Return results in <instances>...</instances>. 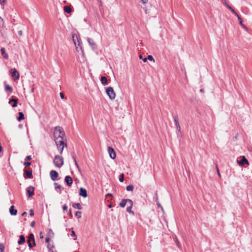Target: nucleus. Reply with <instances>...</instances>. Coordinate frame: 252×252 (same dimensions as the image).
<instances>
[{"instance_id": "1", "label": "nucleus", "mask_w": 252, "mask_h": 252, "mask_svg": "<svg viewBox=\"0 0 252 252\" xmlns=\"http://www.w3.org/2000/svg\"><path fill=\"white\" fill-rule=\"evenodd\" d=\"M65 140V137L59 138L57 139H54L58 149L60 151L61 154L63 153L64 146H66V144L64 143V140Z\"/></svg>"}, {"instance_id": "2", "label": "nucleus", "mask_w": 252, "mask_h": 252, "mask_svg": "<svg viewBox=\"0 0 252 252\" xmlns=\"http://www.w3.org/2000/svg\"><path fill=\"white\" fill-rule=\"evenodd\" d=\"M54 139L65 137V133L60 126H56L54 131Z\"/></svg>"}, {"instance_id": "3", "label": "nucleus", "mask_w": 252, "mask_h": 252, "mask_svg": "<svg viewBox=\"0 0 252 252\" xmlns=\"http://www.w3.org/2000/svg\"><path fill=\"white\" fill-rule=\"evenodd\" d=\"M53 163L56 167L59 168L62 167L64 163L63 157L59 155L55 156L53 160Z\"/></svg>"}, {"instance_id": "4", "label": "nucleus", "mask_w": 252, "mask_h": 252, "mask_svg": "<svg viewBox=\"0 0 252 252\" xmlns=\"http://www.w3.org/2000/svg\"><path fill=\"white\" fill-rule=\"evenodd\" d=\"M106 92L111 99H114L116 97V94L111 87L106 88Z\"/></svg>"}, {"instance_id": "5", "label": "nucleus", "mask_w": 252, "mask_h": 252, "mask_svg": "<svg viewBox=\"0 0 252 252\" xmlns=\"http://www.w3.org/2000/svg\"><path fill=\"white\" fill-rule=\"evenodd\" d=\"M108 152L109 153V155L110 158L112 159H114L116 158V152L113 148L109 146L108 147Z\"/></svg>"}, {"instance_id": "6", "label": "nucleus", "mask_w": 252, "mask_h": 252, "mask_svg": "<svg viewBox=\"0 0 252 252\" xmlns=\"http://www.w3.org/2000/svg\"><path fill=\"white\" fill-rule=\"evenodd\" d=\"M50 175L51 179L53 181H55L58 180V177L59 176L58 173L55 170H51L50 172Z\"/></svg>"}, {"instance_id": "7", "label": "nucleus", "mask_w": 252, "mask_h": 252, "mask_svg": "<svg viewBox=\"0 0 252 252\" xmlns=\"http://www.w3.org/2000/svg\"><path fill=\"white\" fill-rule=\"evenodd\" d=\"M24 176L25 178L32 179L33 178L32 171V170H27L26 169L24 170Z\"/></svg>"}, {"instance_id": "8", "label": "nucleus", "mask_w": 252, "mask_h": 252, "mask_svg": "<svg viewBox=\"0 0 252 252\" xmlns=\"http://www.w3.org/2000/svg\"><path fill=\"white\" fill-rule=\"evenodd\" d=\"M132 200L130 199H123L122 201L119 203V206L122 208H124L126 206L127 203H131Z\"/></svg>"}, {"instance_id": "9", "label": "nucleus", "mask_w": 252, "mask_h": 252, "mask_svg": "<svg viewBox=\"0 0 252 252\" xmlns=\"http://www.w3.org/2000/svg\"><path fill=\"white\" fill-rule=\"evenodd\" d=\"M237 161L239 165L240 166H244L245 164H249V161L245 156L242 157V159L241 160L237 159Z\"/></svg>"}, {"instance_id": "10", "label": "nucleus", "mask_w": 252, "mask_h": 252, "mask_svg": "<svg viewBox=\"0 0 252 252\" xmlns=\"http://www.w3.org/2000/svg\"><path fill=\"white\" fill-rule=\"evenodd\" d=\"M27 191L28 193V197H32L34 191V188L32 186L29 187L27 189Z\"/></svg>"}, {"instance_id": "11", "label": "nucleus", "mask_w": 252, "mask_h": 252, "mask_svg": "<svg viewBox=\"0 0 252 252\" xmlns=\"http://www.w3.org/2000/svg\"><path fill=\"white\" fill-rule=\"evenodd\" d=\"M174 121L176 126V129L179 133L181 132V127L178 122V118L177 116H175L174 117Z\"/></svg>"}, {"instance_id": "12", "label": "nucleus", "mask_w": 252, "mask_h": 252, "mask_svg": "<svg viewBox=\"0 0 252 252\" xmlns=\"http://www.w3.org/2000/svg\"><path fill=\"white\" fill-rule=\"evenodd\" d=\"M12 70H13L11 74L12 77L15 80L19 79V73L18 71L15 68H13Z\"/></svg>"}, {"instance_id": "13", "label": "nucleus", "mask_w": 252, "mask_h": 252, "mask_svg": "<svg viewBox=\"0 0 252 252\" xmlns=\"http://www.w3.org/2000/svg\"><path fill=\"white\" fill-rule=\"evenodd\" d=\"M87 41L90 45V46L93 49H95L96 48V45L94 42L93 40H92L91 38L88 37L87 38Z\"/></svg>"}, {"instance_id": "14", "label": "nucleus", "mask_w": 252, "mask_h": 252, "mask_svg": "<svg viewBox=\"0 0 252 252\" xmlns=\"http://www.w3.org/2000/svg\"><path fill=\"white\" fill-rule=\"evenodd\" d=\"M18 99L15 98H13L9 99V103L11 104V106L12 107H15L17 106Z\"/></svg>"}, {"instance_id": "15", "label": "nucleus", "mask_w": 252, "mask_h": 252, "mask_svg": "<svg viewBox=\"0 0 252 252\" xmlns=\"http://www.w3.org/2000/svg\"><path fill=\"white\" fill-rule=\"evenodd\" d=\"M64 181L68 187L71 186L72 184L73 180L69 176H66L65 177Z\"/></svg>"}, {"instance_id": "16", "label": "nucleus", "mask_w": 252, "mask_h": 252, "mask_svg": "<svg viewBox=\"0 0 252 252\" xmlns=\"http://www.w3.org/2000/svg\"><path fill=\"white\" fill-rule=\"evenodd\" d=\"M79 195L85 198L87 197L88 194L86 189L83 188H80Z\"/></svg>"}, {"instance_id": "17", "label": "nucleus", "mask_w": 252, "mask_h": 252, "mask_svg": "<svg viewBox=\"0 0 252 252\" xmlns=\"http://www.w3.org/2000/svg\"><path fill=\"white\" fill-rule=\"evenodd\" d=\"M27 241L32 242L33 243V245L35 246L36 244L35 242L34 237L32 233L29 234Z\"/></svg>"}, {"instance_id": "18", "label": "nucleus", "mask_w": 252, "mask_h": 252, "mask_svg": "<svg viewBox=\"0 0 252 252\" xmlns=\"http://www.w3.org/2000/svg\"><path fill=\"white\" fill-rule=\"evenodd\" d=\"M9 212L11 215L15 216L17 214V210L14 209V206H11L9 208Z\"/></svg>"}, {"instance_id": "19", "label": "nucleus", "mask_w": 252, "mask_h": 252, "mask_svg": "<svg viewBox=\"0 0 252 252\" xmlns=\"http://www.w3.org/2000/svg\"><path fill=\"white\" fill-rule=\"evenodd\" d=\"M0 51H1V55L2 56V57L4 58V59H8V54L6 53L5 52V49L4 48H1V49H0Z\"/></svg>"}, {"instance_id": "20", "label": "nucleus", "mask_w": 252, "mask_h": 252, "mask_svg": "<svg viewBox=\"0 0 252 252\" xmlns=\"http://www.w3.org/2000/svg\"><path fill=\"white\" fill-rule=\"evenodd\" d=\"M133 201H132L131 203H129L128 204L129 205V206L128 207H127V208L126 209V211L127 212H128L129 213L132 214H134L133 212L132 211V210H131L132 206H133Z\"/></svg>"}, {"instance_id": "21", "label": "nucleus", "mask_w": 252, "mask_h": 252, "mask_svg": "<svg viewBox=\"0 0 252 252\" xmlns=\"http://www.w3.org/2000/svg\"><path fill=\"white\" fill-rule=\"evenodd\" d=\"M25 242V238L23 235H20L19 237V240L18 241V243L19 245H21Z\"/></svg>"}, {"instance_id": "22", "label": "nucleus", "mask_w": 252, "mask_h": 252, "mask_svg": "<svg viewBox=\"0 0 252 252\" xmlns=\"http://www.w3.org/2000/svg\"><path fill=\"white\" fill-rule=\"evenodd\" d=\"M63 10L64 12L67 13H70L72 11L71 7L69 6H65L63 8Z\"/></svg>"}, {"instance_id": "23", "label": "nucleus", "mask_w": 252, "mask_h": 252, "mask_svg": "<svg viewBox=\"0 0 252 252\" xmlns=\"http://www.w3.org/2000/svg\"><path fill=\"white\" fill-rule=\"evenodd\" d=\"M18 115H19V116H18L17 119L19 121H20L24 119V115L23 112H19Z\"/></svg>"}, {"instance_id": "24", "label": "nucleus", "mask_w": 252, "mask_h": 252, "mask_svg": "<svg viewBox=\"0 0 252 252\" xmlns=\"http://www.w3.org/2000/svg\"><path fill=\"white\" fill-rule=\"evenodd\" d=\"M100 81L102 84H104V85L107 84V79L106 77H104V76L102 77L100 79Z\"/></svg>"}, {"instance_id": "25", "label": "nucleus", "mask_w": 252, "mask_h": 252, "mask_svg": "<svg viewBox=\"0 0 252 252\" xmlns=\"http://www.w3.org/2000/svg\"><path fill=\"white\" fill-rule=\"evenodd\" d=\"M72 207L74 208H77L78 209V210H81L82 209V207H81V205H80V203H74L73 205H72Z\"/></svg>"}, {"instance_id": "26", "label": "nucleus", "mask_w": 252, "mask_h": 252, "mask_svg": "<svg viewBox=\"0 0 252 252\" xmlns=\"http://www.w3.org/2000/svg\"><path fill=\"white\" fill-rule=\"evenodd\" d=\"M47 248L49 252H57L56 251H54L53 249H54V246L53 245L49 244L47 246Z\"/></svg>"}, {"instance_id": "27", "label": "nucleus", "mask_w": 252, "mask_h": 252, "mask_svg": "<svg viewBox=\"0 0 252 252\" xmlns=\"http://www.w3.org/2000/svg\"><path fill=\"white\" fill-rule=\"evenodd\" d=\"M72 158L73 159V160L75 162V164L76 165V166L77 167V168H79V165L77 162V161H76V157H75V154L74 153H73L72 154Z\"/></svg>"}, {"instance_id": "28", "label": "nucleus", "mask_w": 252, "mask_h": 252, "mask_svg": "<svg viewBox=\"0 0 252 252\" xmlns=\"http://www.w3.org/2000/svg\"><path fill=\"white\" fill-rule=\"evenodd\" d=\"M238 18V20L239 21V24L245 29H247L246 27L242 24V18L238 15L237 16Z\"/></svg>"}, {"instance_id": "29", "label": "nucleus", "mask_w": 252, "mask_h": 252, "mask_svg": "<svg viewBox=\"0 0 252 252\" xmlns=\"http://www.w3.org/2000/svg\"><path fill=\"white\" fill-rule=\"evenodd\" d=\"M133 188H134V187L132 185H129L126 187V189L127 191H132V190H133Z\"/></svg>"}, {"instance_id": "30", "label": "nucleus", "mask_w": 252, "mask_h": 252, "mask_svg": "<svg viewBox=\"0 0 252 252\" xmlns=\"http://www.w3.org/2000/svg\"><path fill=\"white\" fill-rule=\"evenodd\" d=\"M228 8L230 9L236 16H238L239 15L230 6H228Z\"/></svg>"}, {"instance_id": "31", "label": "nucleus", "mask_w": 252, "mask_h": 252, "mask_svg": "<svg viewBox=\"0 0 252 252\" xmlns=\"http://www.w3.org/2000/svg\"><path fill=\"white\" fill-rule=\"evenodd\" d=\"M5 90H6V91H10V92H11V91H12V87H11V86H10L9 85H6L5 86Z\"/></svg>"}, {"instance_id": "32", "label": "nucleus", "mask_w": 252, "mask_h": 252, "mask_svg": "<svg viewBox=\"0 0 252 252\" xmlns=\"http://www.w3.org/2000/svg\"><path fill=\"white\" fill-rule=\"evenodd\" d=\"M81 212L77 211L75 213V216L78 219L80 218L81 217Z\"/></svg>"}, {"instance_id": "33", "label": "nucleus", "mask_w": 252, "mask_h": 252, "mask_svg": "<svg viewBox=\"0 0 252 252\" xmlns=\"http://www.w3.org/2000/svg\"><path fill=\"white\" fill-rule=\"evenodd\" d=\"M124 175L123 174H122L119 176V181L120 182H123L124 181Z\"/></svg>"}, {"instance_id": "34", "label": "nucleus", "mask_w": 252, "mask_h": 252, "mask_svg": "<svg viewBox=\"0 0 252 252\" xmlns=\"http://www.w3.org/2000/svg\"><path fill=\"white\" fill-rule=\"evenodd\" d=\"M4 248H5V247H4V245L2 243H0V251L3 252V251H4Z\"/></svg>"}, {"instance_id": "35", "label": "nucleus", "mask_w": 252, "mask_h": 252, "mask_svg": "<svg viewBox=\"0 0 252 252\" xmlns=\"http://www.w3.org/2000/svg\"><path fill=\"white\" fill-rule=\"evenodd\" d=\"M221 2L223 3L224 5H225L226 7H227V8L228 7V6H229L230 5L227 3L226 2V0H221Z\"/></svg>"}, {"instance_id": "36", "label": "nucleus", "mask_w": 252, "mask_h": 252, "mask_svg": "<svg viewBox=\"0 0 252 252\" xmlns=\"http://www.w3.org/2000/svg\"><path fill=\"white\" fill-rule=\"evenodd\" d=\"M147 59L150 61H153L154 62L155 61L154 58L151 55H149Z\"/></svg>"}, {"instance_id": "37", "label": "nucleus", "mask_w": 252, "mask_h": 252, "mask_svg": "<svg viewBox=\"0 0 252 252\" xmlns=\"http://www.w3.org/2000/svg\"><path fill=\"white\" fill-rule=\"evenodd\" d=\"M27 242H28V246H29V248H32L33 246H34L33 245V244H32L31 242H30V241H27Z\"/></svg>"}, {"instance_id": "38", "label": "nucleus", "mask_w": 252, "mask_h": 252, "mask_svg": "<svg viewBox=\"0 0 252 252\" xmlns=\"http://www.w3.org/2000/svg\"><path fill=\"white\" fill-rule=\"evenodd\" d=\"M24 165L26 166H28L31 165V163L30 162H25Z\"/></svg>"}, {"instance_id": "39", "label": "nucleus", "mask_w": 252, "mask_h": 252, "mask_svg": "<svg viewBox=\"0 0 252 252\" xmlns=\"http://www.w3.org/2000/svg\"><path fill=\"white\" fill-rule=\"evenodd\" d=\"M30 215L31 216H33L34 215V212H33V210L32 209H31L30 210Z\"/></svg>"}, {"instance_id": "40", "label": "nucleus", "mask_w": 252, "mask_h": 252, "mask_svg": "<svg viewBox=\"0 0 252 252\" xmlns=\"http://www.w3.org/2000/svg\"><path fill=\"white\" fill-rule=\"evenodd\" d=\"M26 160H30L32 159V157L31 156H27L26 157Z\"/></svg>"}, {"instance_id": "41", "label": "nucleus", "mask_w": 252, "mask_h": 252, "mask_svg": "<svg viewBox=\"0 0 252 252\" xmlns=\"http://www.w3.org/2000/svg\"><path fill=\"white\" fill-rule=\"evenodd\" d=\"M35 222L34 221H32L31 223V226L33 227L35 226Z\"/></svg>"}, {"instance_id": "42", "label": "nucleus", "mask_w": 252, "mask_h": 252, "mask_svg": "<svg viewBox=\"0 0 252 252\" xmlns=\"http://www.w3.org/2000/svg\"><path fill=\"white\" fill-rule=\"evenodd\" d=\"M71 236H75V231L73 230H72L70 233Z\"/></svg>"}, {"instance_id": "43", "label": "nucleus", "mask_w": 252, "mask_h": 252, "mask_svg": "<svg viewBox=\"0 0 252 252\" xmlns=\"http://www.w3.org/2000/svg\"><path fill=\"white\" fill-rule=\"evenodd\" d=\"M216 169H217V170L218 175L220 177V173L219 168H218L217 165H216Z\"/></svg>"}, {"instance_id": "44", "label": "nucleus", "mask_w": 252, "mask_h": 252, "mask_svg": "<svg viewBox=\"0 0 252 252\" xmlns=\"http://www.w3.org/2000/svg\"><path fill=\"white\" fill-rule=\"evenodd\" d=\"M63 209L64 210V211H66L67 210V206H66V205H64L63 206Z\"/></svg>"}, {"instance_id": "45", "label": "nucleus", "mask_w": 252, "mask_h": 252, "mask_svg": "<svg viewBox=\"0 0 252 252\" xmlns=\"http://www.w3.org/2000/svg\"><path fill=\"white\" fill-rule=\"evenodd\" d=\"M5 0H0V3L1 5H3L5 3Z\"/></svg>"}, {"instance_id": "46", "label": "nucleus", "mask_w": 252, "mask_h": 252, "mask_svg": "<svg viewBox=\"0 0 252 252\" xmlns=\"http://www.w3.org/2000/svg\"><path fill=\"white\" fill-rule=\"evenodd\" d=\"M60 97H61V98L62 99H63L64 98V95H63V93H60Z\"/></svg>"}, {"instance_id": "47", "label": "nucleus", "mask_w": 252, "mask_h": 252, "mask_svg": "<svg viewBox=\"0 0 252 252\" xmlns=\"http://www.w3.org/2000/svg\"><path fill=\"white\" fill-rule=\"evenodd\" d=\"M18 33L19 36H21L22 35V31L21 30L19 31L18 32Z\"/></svg>"}, {"instance_id": "48", "label": "nucleus", "mask_w": 252, "mask_h": 252, "mask_svg": "<svg viewBox=\"0 0 252 252\" xmlns=\"http://www.w3.org/2000/svg\"><path fill=\"white\" fill-rule=\"evenodd\" d=\"M74 38V35H73V41H74L75 45L76 46V41H75V40ZM76 49H78V47H77V46H76Z\"/></svg>"}, {"instance_id": "49", "label": "nucleus", "mask_w": 252, "mask_h": 252, "mask_svg": "<svg viewBox=\"0 0 252 252\" xmlns=\"http://www.w3.org/2000/svg\"><path fill=\"white\" fill-rule=\"evenodd\" d=\"M49 241H50V238H49V237H47V238H46V239H45V242H46V243H49Z\"/></svg>"}, {"instance_id": "50", "label": "nucleus", "mask_w": 252, "mask_h": 252, "mask_svg": "<svg viewBox=\"0 0 252 252\" xmlns=\"http://www.w3.org/2000/svg\"><path fill=\"white\" fill-rule=\"evenodd\" d=\"M27 212H24V213H23V214H22V216H23V217H25V216H27Z\"/></svg>"}, {"instance_id": "51", "label": "nucleus", "mask_w": 252, "mask_h": 252, "mask_svg": "<svg viewBox=\"0 0 252 252\" xmlns=\"http://www.w3.org/2000/svg\"><path fill=\"white\" fill-rule=\"evenodd\" d=\"M68 215L70 217H72V214H71V212L70 210H69L68 213Z\"/></svg>"}, {"instance_id": "52", "label": "nucleus", "mask_w": 252, "mask_h": 252, "mask_svg": "<svg viewBox=\"0 0 252 252\" xmlns=\"http://www.w3.org/2000/svg\"><path fill=\"white\" fill-rule=\"evenodd\" d=\"M61 187H61V186H60V185H57V186L55 187V189H61Z\"/></svg>"}, {"instance_id": "53", "label": "nucleus", "mask_w": 252, "mask_h": 252, "mask_svg": "<svg viewBox=\"0 0 252 252\" xmlns=\"http://www.w3.org/2000/svg\"><path fill=\"white\" fill-rule=\"evenodd\" d=\"M143 3H146L148 2V0H141Z\"/></svg>"}, {"instance_id": "54", "label": "nucleus", "mask_w": 252, "mask_h": 252, "mask_svg": "<svg viewBox=\"0 0 252 252\" xmlns=\"http://www.w3.org/2000/svg\"><path fill=\"white\" fill-rule=\"evenodd\" d=\"M142 60L145 63L147 62V58H146L143 59Z\"/></svg>"}, {"instance_id": "55", "label": "nucleus", "mask_w": 252, "mask_h": 252, "mask_svg": "<svg viewBox=\"0 0 252 252\" xmlns=\"http://www.w3.org/2000/svg\"><path fill=\"white\" fill-rule=\"evenodd\" d=\"M106 196H112V194L108 193L107 194Z\"/></svg>"}, {"instance_id": "56", "label": "nucleus", "mask_w": 252, "mask_h": 252, "mask_svg": "<svg viewBox=\"0 0 252 252\" xmlns=\"http://www.w3.org/2000/svg\"><path fill=\"white\" fill-rule=\"evenodd\" d=\"M157 205H158L159 207H160L161 208H162V206L160 205V204L159 203V202L157 203Z\"/></svg>"}, {"instance_id": "57", "label": "nucleus", "mask_w": 252, "mask_h": 252, "mask_svg": "<svg viewBox=\"0 0 252 252\" xmlns=\"http://www.w3.org/2000/svg\"><path fill=\"white\" fill-rule=\"evenodd\" d=\"M2 148L1 146H0V153L2 151Z\"/></svg>"}, {"instance_id": "58", "label": "nucleus", "mask_w": 252, "mask_h": 252, "mask_svg": "<svg viewBox=\"0 0 252 252\" xmlns=\"http://www.w3.org/2000/svg\"><path fill=\"white\" fill-rule=\"evenodd\" d=\"M200 92L203 93V92H204V90H203V89H200Z\"/></svg>"}, {"instance_id": "59", "label": "nucleus", "mask_w": 252, "mask_h": 252, "mask_svg": "<svg viewBox=\"0 0 252 252\" xmlns=\"http://www.w3.org/2000/svg\"><path fill=\"white\" fill-rule=\"evenodd\" d=\"M139 58H140V59H142V60L143 59L142 57V56H141V55H140V56H139Z\"/></svg>"}, {"instance_id": "60", "label": "nucleus", "mask_w": 252, "mask_h": 252, "mask_svg": "<svg viewBox=\"0 0 252 252\" xmlns=\"http://www.w3.org/2000/svg\"><path fill=\"white\" fill-rule=\"evenodd\" d=\"M108 207L109 208L112 207V205L111 204L109 205Z\"/></svg>"}, {"instance_id": "61", "label": "nucleus", "mask_w": 252, "mask_h": 252, "mask_svg": "<svg viewBox=\"0 0 252 252\" xmlns=\"http://www.w3.org/2000/svg\"><path fill=\"white\" fill-rule=\"evenodd\" d=\"M54 184H55V185H58V184L57 183H55Z\"/></svg>"}, {"instance_id": "62", "label": "nucleus", "mask_w": 252, "mask_h": 252, "mask_svg": "<svg viewBox=\"0 0 252 252\" xmlns=\"http://www.w3.org/2000/svg\"><path fill=\"white\" fill-rule=\"evenodd\" d=\"M77 238L75 237V238H74V240H76Z\"/></svg>"}]
</instances>
